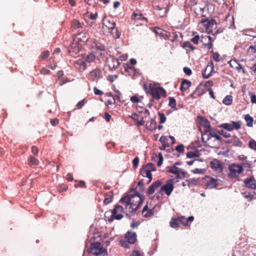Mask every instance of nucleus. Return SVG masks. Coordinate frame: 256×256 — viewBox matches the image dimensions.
Instances as JSON below:
<instances>
[{
  "instance_id": "nucleus-48",
  "label": "nucleus",
  "mask_w": 256,
  "mask_h": 256,
  "mask_svg": "<svg viewBox=\"0 0 256 256\" xmlns=\"http://www.w3.org/2000/svg\"><path fill=\"white\" fill-rule=\"evenodd\" d=\"M76 182H78V183L74 184V186L76 188H86V184L84 181L83 180H80L79 182H78L77 180H76Z\"/></svg>"
},
{
  "instance_id": "nucleus-62",
  "label": "nucleus",
  "mask_w": 256,
  "mask_h": 256,
  "mask_svg": "<svg viewBox=\"0 0 256 256\" xmlns=\"http://www.w3.org/2000/svg\"><path fill=\"white\" fill-rule=\"evenodd\" d=\"M120 245L126 248H129V243L128 240H120Z\"/></svg>"
},
{
  "instance_id": "nucleus-33",
  "label": "nucleus",
  "mask_w": 256,
  "mask_h": 256,
  "mask_svg": "<svg viewBox=\"0 0 256 256\" xmlns=\"http://www.w3.org/2000/svg\"><path fill=\"white\" fill-rule=\"evenodd\" d=\"M230 66L232 68H235L236 70L238 72H240V70H242V74H245L246 71L244 69V68L242 67V65L238 63L236 61L234 60V61H230Z\"/></svg>"
},
{
  "instance_id": "nucleus-31",
  "label": "nucleus",
  "mask_w": 256,
  "mask_h": 256,
  "mask_svg": "<svg viewBox=\"0 0 256 256\" xmlns=\"http://www.w3.org/2000/svg\"><path fill=\"white\" fill-rule=\"evenodd\" d=\"M156 10H158V14L160 17H164L166 16L167 12L168 10V6L162 8L160 6H157L156 7Z\"/></svg>"
},
{
  "instance_id": "nucleus-18",
  "label": "nucleus",
  "mask_w": 256,
  "mask_h": 256,
  "mask_svg": "<svg viewBox=\"0 0 256 256\" xmlns=\"http://www.w3.org/2000/svg\"><path fill=\"white\" fill-rule=\"evenodd\" d=\"M200 42L202 44L208 49H210L213 46L212 42L214 40L210 36H201Z\"/></svg>"
},
{
  "instance_id": "nucleus-8",
  "label": "nucleus",
  "mask_w": 256,
  "mask_h": 256,
  "mask_svg": "<svg viewBox=\"0 0 256 256\" xmlns=\"http://www.w3.org/2000/svg\"><path fill=\"white\" fill-rule=\"evenodd\" d=\"M228 168L230 171V172L228 174V176L230 178H236L244 170L242 166L236 164L229 165Z\"/></svg>"
},
{
  "instance_id": "nucleus-56",
  "label": "nucleus",
  "mask_w": 256,
  "mask_h": 256,
  "mask_svg": "<svg viewBox=\"0 0 256 256\" xmlns=\"http://www.w3.org/2000/svg\"><path fill=\"white\" fill-rule=\"evenodd\" d=\"M145 166L149 170L150 172L156 170L154 164L152 163L147 164Z\"/></svg>"
},
{
  "instance_id": "nucleus-45",
  "label": "nucleus",
  "mask_w": 256,
  "mask_h": 256,
  "mask_svg": "<svg viewBox=\"0 0 256 256\" xmlns=\"http://www.w3.org/2000/svg\"><path fill=\"white\" fill-rule=\"evenodd\" d=\"M244 119L246 122V126L248 127H252L253 123V118L250 116L249 114H246L244 116Z\"/></svg>"
},
{
  "instance_id": "nucleus-42",
  "label": "nucleus",
  "mask_w": 256,
  "mask_h": 256,
  "mask_svg": "<svg viewBox=\"0 0 256 256\" xmlns=\"http://www.w3.org/2000/svg\"><path fill=\"white\" fill-rule=\"evenodd\" d=\"M170 37V40L172 42H176L178 44V42H181V40L178 38V34L176 32H172Z\"/></svg>"
},
{
  "instance_id": "nucleus-38",
  "label": "nucleus",
  "mask_w": 256,
  "mask_h": 256,
  "mask_svg": "<svg viewBox=\"0 0 256 256\" xmlns=\"http://www.w3.org/2000/svg\"><path fill=\"white\" fill-rule=\"evenodd\" d=\"M182 46L187 51H192L196 49V47L193 46L190 42H184Z\"/></svg>"
},
{
  "instance_id": "nucleus-13",
  "label": "nucleus",
  "mask_w": 256,
  "mask_h": 256,
  "mask_svg": "<svg viewBox=\"0 0 256 256\" xmlns=\"http://www.w3.org/2000/svg\"><path fill=\"white\" fill-rule=\"evenodd\" d=\"M241 122L240 121L232 122L231 123H224L220 124V127L228 131L234 130H239L240 128Z\"/></svg>"
},
{
  "instance_id": "nucleus-24",
  "label": "nucleus",
  "mask_w": 256,
  "mask_h": 256,
  "mask_svg": "<svg viewBox=\"0 0 256 256\" xmlns=\"http://www.w3.org/2000/svg\"><path fill=\"white\" fill-rule=\"evenodd\" d=\"M214 70L213 64L211 65H208L204 70H202V74L204 78H208L211 76L212 72Z\"/></svg>"
},
{
  "instance_id": "nucleus-29",
  "label": "nucleus",
  "mask_w": 256,
  "mask_h": 256,
  "mask_svg": "<svg viewBox=\"0 0 256 256\" xmlns=\"http://www.w3.org/2000/svg\"><path fill=\"white\" fill-rule=\"evenodd\" d=\"M100 54H98L96 52H92L89 53L86 56V60L89 62H92L96 60H100Z\"/></svg>"
},
{
  "instance_id": "nucleus-63",
  "label": "nucleus",
  "mask_w": 256,
  "mask_h": 256,
  "mask_svg": "<svg viewBox=\"0 0 256 256\" xmlns=\"http://www.w3.org/2000/svg\"><path fill=\"white\" fill-rule=\"evenodd\" d=\"M213 85V82L212 80H208L204 82V85H202L204 86V88H209L211 87Z\"/></svg>"
},
{
  "instance_id": "nucleus-61",
  "label": "nucleus",
  "mask_w": 256,
  "mask_h": 256,
  "mask_svg": "<svg viewBox=\"0 0 256 256\" xmlns=\"http://www.w3.org/2000/svg\"><path fill=\"white\" fill-rule=\"evenodd\" d=\"M158 115L160 119V123H164L166 120V117L164 114L159 112Z\"/></svg>"
},
{
  "instance_id": "nucleus-55",
  "label": "nucleus",
  "mask_w": 256,
  "mask_h": 256,
  "mask_svg": "<svg viewBox=\"0 0 256 256\" xmlns=\"http://www.w3.org/2000/svg\"><path fill=\"white\" fill-rule=\"evenodd\" d=\"M200 40V36L198 35H196L194 36L190 39V42L194 44H197Z\"/></svg>"
},
{
  "instance_id": "nucleus-44",
  "label": "nucleus",
  "mask_w": 256,
  "mask_h": 256,
  "mask_svg": "<svg viewBox=\"0 0 256 256\" xmlns=\"http://www.w3.org/2000/svg\"><path fill=\"white\" fill-rule=\"evenodd\" d=\"M232 96L230 95L226 96L222 100V102L224 104L226 105H230L232 102Z\"/></svg>"
},
{
  "instance_id": "nucleus-52",
  "label": "nucleus",
  "mask_w": 256,
  "mask_h": 256,
  "mask_svg": "<svg viewBox=\"0 0 256 256\" xmlns=\"http://www.w3.org/2000/svg\"><path fill=\"white\" fill-rule=\"evenodd\" d=\"M140 159L138 157H136L132 160V166L134 169H136L139 164Z\"/></svg>"
},
{
  "instance_id": "nucleus-51",
  "label": "nucleus",
  "mask_w": 256,
  "mask_h": 256,
  "mask_svg": "<svg viewBox=\"0 0 256 256\" xmlns=\"http://www.w3.org/2000/svg\"><path fill=\"white\" fill-rule=\"evenodd\" d=\"M192 172L194 174H203L206 172V169L204 168H196L192 170Z\"/></svg>"
},
{
  "instance_id": "nucleus-47",
  "label": "nucleus",
  "mask_w": 256,
  "mask_h": 256,
  "mask_svg": "<svg viewBox=\"0 0 256 256\" xmlns=\"http://www.w3.org/2000/svg\"><path fill=\"white\" fill-rule=\"evenodd\" d=\"M248 146L250 148L256 151V141L254 140H250L248 142Z\"/></svg>"
},
{
  "instance_id": "nucleus-25",
  "label": "nucleus",
  "mask_w": 256,
  "mask_h": 256,
  "mask_svg": "<svg viewBox=\"0 0 256 256\" xmlns=\"http://www.w3.org/2000/svg\"><path fill=\"white\" fill-rule=\"evenodd\" d=\"M131 19L136 22L138 20H140L142 21L146 22V23L148 22L147 18L144 17L142 13L139 12L138 11H134L131 16Z\"/></svg>"
},
{
  "instance_id": "nucleus-39",
  "label": "nucleus",
  "mask_w": 256,
  "mask_h": 256,
  "mask_svg": "<svg viewBox=\"0 0 256 256\" xmlns=\"http://www.w3.org/2000/svg\"><path fill=\"white\" fill-rule=\"evenodd\" d=\"M28 162V164L30 166H38L39 163L38 160L32 156H29Z\"/></svg>"
},
{
  "instance_id": "nucleus-15",
  "label": "nucleus",
  "mask_w": 256,
  "mask_h": 256,
  "mask_svg": "<svg viewBox=\"0 0 256 256\" xmlns=\"http://www.w3.org/2000/svg\"><path fill=\"white\" fill-rule=\"evenodd\" d=\"M102 78V72L100 68H96L90 71L88 76V78L91 81H96Z\"/></svg>"
},
{
  "instance_id": "nucleus-6",
  "label": "nucleus",
  "mask_w": 256,
  "mask_h": 256,
  "mask_svg": "<svg viewBox=\"0 0 256 256\" xmlns=\"http://www.w3.org/2000/svg\"><path fill=\"white\" fill-rule=\"evenodd\" d=\"M87 252L96 256H106L107 254L106 250L99 242L91 243L90 247L87 249Z\"/></svg>"
},
{
  "instance_id": "nucleus-27",
  "label": "nucleus",
  "mask_w": 256,
  "mask_h": 256,
  "mask_svg": "<svg viewBox=\"0 0 256 256\" xmlns=\"http://www.w3.org/2000/svg\"><path fill=\"white\" fill-rule=\"evenodd\" d=\"M108 64L110 69H116L120 65L119 60L118 58L112 57L108 60Z\"/></svg>"
},
{
  "instance_id": "nucleus-16",
  "label": "nucleus",
  "mask_w": 256,
  "mask_h": 256,
  "mask_svg": "<svg viewBox=\"0 0 256 256\" xmlns=\"http://www.w3.org/2000/svg\"><path fill=\"white\" fill-rule=\"evenodd\" d=\"M201 24L204 26L205 30L208 33L212 32L214 26L216 24L214 20H208V18L202 20Z\"/></svg>"
},
{
  "instance_id": "nucleus-35",
  "label": "nucleus",
  "mask_w": 256,
  "mask_h": 256,
  "mask_svg": "<svg viewBox=\"0 0 256 256\" xmlns=\"http://www.w3.org/2000/svg\"><path fill=\"white\" fill-rule=\"evenodd\" d=\"M105 198L104 200V202L105 204H108L111 202L112 200L114 197V193L112 191H110L105 194Z\"/></svg>"
},
{
  "instance_id": "nucleus-46",
  "label": "nucleus",
  "mask_w": 256,
  "mask_h": 256,
  "mask_svg": "<svg viewBox=\"0 0 256 256\" xmlns=\"http://www.w3.org/2000/svg\"><path fill=\"white\" fill-rule=\"evenodd\" d=\"M148 126L149 130L152 131L156 128V123L154 120H152L150 121V124Z\"/></svg>"
},
{
  "instance_id": "nucleus-21",
  "label": "nucleus",
  "mask_w": 256,
  "mask_h": 256,
  "mask_svg": "<svg viewBox=\"0 0 256 256\" xmlns=\"http://www.w3.org/2000/svg\"><path fill=\"white\" fill-rule=\"evenodd\" d=\"M210 166L214 171L218 173L222 172V166L220 161L214 160L210 162Z\"/></svg>"
},
{
  "instance_id": "nucleus-26",
  "label": "nucleus",
  "mask_w": 256,
  "mask_h": 256,
  "mask_svg": "<svg viewBox=\"0 0 256 256\" xmlns=\"http://www.w3.org/2000/svg\"><path fill=\"white\" fill-rule=\"evenodd\" d=\"M130 117L136 122V124L138 126H143L144 124L143 116H140L136 113L132 114Z\"/></svg>"
},
{
  "instance_id": "nucleus-57",
  "label": "nucleus",
  "mask_w": 256,
  "mask_h": 256,
  "mask_svg": "<svg viewBox=\"0 0 256 256\" xmlns=\"http://www.w3.org/2000/svg\"><path fill=\"white\" fill-rule=\"evenodd\" d=\"M158 161L157 162V166H160L163 162V156L161 153H158Z\"/></svg>"
},
{
  "instance_id": "nucleus-19",
  "label": "nucleus",
  "mask_w": 256,
  "mask_h": 256,
  "mask_svg": "<svg viewBox=\"0 0 256 256\" xmlns=\"http://www.w3.org/2000/svg\"><path fill=\"white\" fill-rule=\"evenodd\" d=\"M142 212L143 217L150 218L154 214V207L149 208L148 203H147L143 208Z\"/></svg>"
},
{
  "instance_id": "nucleus-54",
  "label": "nucleus",
  "mask_w": 256,
  "mask_h": 256,
  "mask_svg": "<svg viewBox=\"0 0 256 256\" xmlns=\"http://www.w3.org/2000/svg\"><path fill=\"white\" fill-rule=\"evenodd\" d=\"M198 154H197L196 152H187L186 154V156L188 158H193L196 156H198Z\"/></svg>"
},
{
  "instance_id": "nucleus-3",
  "label": "nucleus",
  "mask_w": 256,
  "mask_h": 256,
  "mask_svg": "<svg viewBox=\"0 0 256 256\" xmlns=\"http://www.w3.org/2000/svg\"><path fill=\"white\" fill-rule=\"evenodd\" d=\"M162 182L160 180H158L154 182L148 188L147 194L148 195L152 194L154 192L156 189L160 187L158 192V194L162 196L164 193L168 196H170L174 188L173 184L171 182V180H170L169 182L163 186H162Z\"/></svg>"
},
{
  "instance_id": "nucleus-12",
  "label": "nucleus",
  "mask_w": 256,
  "mask_h": 256,
  "mask_svg": "<svg viewBox=\"0 0 256 256\" xmlns=\"http://www.w3.org/2000/svg\"><path fill=\"white\" fill-rule=\"evenodd\" d=\"M103 28L111 32L115 28L116 23L112 18L105 17L102 20Z\"/></svg>"
},
{
  "instance_id": "nucleus-41",
  "label": "nucleus",
  "mask_w": 256,
  "mask_h": 256,
  "mask_svg": "<svg viewBox=\"0 0 256 256\" xmlns=\"http://www.w3.org/2000/svg\"><path fill=\"white\" fill-rule=\"evenodd\" d=\"M168 100H169L168 106L174 109V110H177V108L176 107V100L173 97H168Z\"/></svg>"
},
{
  "instance_id": "nucleus-2",
  "label": "nucleus",
  "mask_w": 256,
  "mask_h": 256,
  "mask_svg": "<svg viewBox=\"0 0 256 256\" xmlns=\"http://www.w3.org/2000/svg\"><path fill=\"white\" fill-rule=\"evenodd\" d=\"M188 6L197 16L208 18L210 16L212 5L208 0H190Z\"/></svg>"
},
{
  "instance_id": "nucleus-49",
  "label": "nucleus",
  "mask_w": 256,
  "mask_h": 256,
  "mask_svg": "<svg viewBox=\"0 0 256 256\" xmlns=\"http://www.w3.org/2000/svg\"><path fill=\"white\" fill-rule=\"evenodd\" d=\"M248 52L250 54H254L256 53V46H250L248 49Z\"/></svg>"
},
{
  "instance_id": "nucleus-64",
  "label": "nucleus",
  "mask_w": 256,
  "mask_h": 256,
  "mask_svg": "<svg viewBox=\"0 0 256 256\" xmlns=\"http://www.w3.org/2000/svg\"><path fill=\"white\" fill-rule=\"evenodd\" d=\"M85 104V100H82L80 101L76 104V108L78 109H80L82 108V106L84 105Z\"/></svg>"
},
{
  "instance_id": "nucleus-14",
  "label": "nucleus",
  "mask_w": 256,
  "mask_h": 256,
  "mask_svg": "<svg viewBox=\"0 0 256 256\" xmlns=\"http://www.w3.org/2000/svg\"><path fill=\"white\" fill-rule=\"evenodd\" d=\"M82 46L73 41L68 48V52L72 56H78Z\"/></svg>"
},
{
  "instance_id": "nucleus-7",
  "label": "nucleus",
  "mask_w": 256,
  "mask_h": 256,
  "mask_svg": "<svg viewBox=\"0 0 256 256\" xmlns=\"http://www.w3.org/2000/svg\"><path fill=\"white\" fill-rule=\"evenodd\" d=\"M89 34L84 30L73 35V41L82 46L88 42Z\"/></svg>"
},
{
  "instance_id": "nucleus-60",
  "label": "nucleus",
  "mask_w": 256,
  "mask_h": 256,
  "mask_svg": "<svg viewBox=\"0 0 256 256\" xmlns=\"http://www.w3.org/2000/svg\"><path fill=\"white\" fill-rule=\"evenodd\" d=\"M68 186L64 184H62L58 187V190L60 192H65L67 190Z\"/></svg>"
},
{
  "instance_id": "nucleus-1",
  "label": "nucleus",
  "mask_w": 256,
  "mask_h": 256,
  "mask_svg": "<svg viewBox=\"0 0 256 256\" xmlns=\"http://www.w3.org/2000/svg\"><path fill=\"white\" fill-rule=\"evenodd\" d=\"M142 201V198L139 192L125 195L120 200V202L124 206V209L129 215H132L136 212Z\"/></svg>"
},
{
  "instance_id": "nucleus-10",
  "label": "nucleus",
  "mask_w": 256,
  "mask_h": 256,
  "mask_svg": "<svg viewBox=\"0 0 256 256\" xmlns=\"http://www.w3.org/2000/svg\"><path fill=\"white\" fill-rule=\"evenodd\" d=\"M124 208L120 204H116L112 211L110 218L108 219L109 222L112 221L114 219L120 220L123 218L122 213L123 212Z\"/></svg>"
},
{
  "instance_id": "nucleus-43",
  "label": "nucleus",
  "mask_w": 256,
  "mask_h": 256,
  "mask_svg": "<svg viewBox=\"0 0 256 256\" xmlns=\"http://www.w3.org/2000/svg\"><path fill=\"white\" fill-rule=\"evenodd\" d=\"M230 143L234 146H242V143L238 138H234L230 140Z\"/></svg>"
},
{
  "instance_id": "nucleus-28",
  "label": "nucleus",
  "mask_w": 256,
  "mask_h": 256,
  "mask_svg": "<svg viewBox=\"0 0 256 256\" xmlns=\"http://www.w3.org/2000/svg\"><path fill=\"white\" fill-rule=\"evenodd\" d=\"M125 238L130 244H134L136 240V234L134 232H128L125 236Z\"/></svg>"
},
{
  "instance_id": "nucleus-11",
  "label": "nucleus",
  "mask_w": 256,
  "mask_h": 256,
  "mask_svg": "<svg viewBox=\"0 0 256 256\" xmlns=\"http://www.w3.org/2000/svg\"><path fill=\"white\" fill-rule=\"evenodd\" d=\"M202 185L206 188H213L218 186V182L212 177L206 176L203 180Z\"/></svg>"
},
{
  "instance_id": "nucleus-9",
  "label": "nucleus",
  "mask_w": 256,
  "mask_h": 256,
  "mask_svg": "<svg viewBox=\"0 0 256 256\" xmlns=\"http://www.w3.org/2000/svg\"><path fill=\"white\" fill-rule=\"evenodd\" d=\"M88 45L92 48L96 49V52L100 54V56H102L104 54L102 52L105 51V46L104 44L100 43V41L96 39L93 38L89 40Z\"/></svg>"
},
{
  "instance_id": "nucleus-4",
  "label": "nucleus",
  "mask_w": 256,
  "mask_h": 256,
  "mask_svg": "<svg viewBox=\"0 0 256 256\" xmlns=\"http://www.w3.org/2000/svg\"><path fill=\"white\" fill-rule=\"evenodd\" d=\"M207 130L202 134V140L210 147H215L218 145L221 142L220 137L214 130H210V123L207 122L206 124Z\"/></svg>"
},
{
  "instance_id": "nucleus-22",
  "label": "nucleus",
  "mask_w": 256,
  "mask_h": 256,
  "mask_svg": "<svg viewBox=\"0 0 256 256\" xmlns=\"http://www.w3.org/2000/svg\"><path fill=\"white\" fill-rule=\"evenodd\" d=\"M168 171L172 174H174L176 175L177 178H180V174H182L184 177L185 176V172H182V170L176 167L175 166H172L169 168V170Z\"/></svg>"
},
{
  "instance_id": "nucleus-53",
  "label": "nucleus",
  "mask_w": 256,
  "mask_h": 256,
  "mask_svg": "<svg viewBox=\"0 0 256 256\" xmlns=\"http://www.w3.org/2000/svg\"><path fill=\"white\" fill-rule=\"evenodd\" d=\"M49 52L48 50L43 52L40 55V60H44L49 56Z\"/></svg>"
},
{
  "instance_id": "nucleus-34",
  "label": "nucleus",
  "mask_w": 256,
  "mask_h": 256,
  "mask_svg": "<svg viewBox=\"0 0 256 256\" xmlns=\"http://www.w3.org/2000/svg\"><path fill=\"white\" fill-rule=\"evenodd\" d=\"M191 85V82L187 80H182L180 84V90L182 91H185L188 89Z\"/></svg>"
},
{
  "instance_id": "nucleus-5",
  "label": "nucleus",
  "mask_w": 256,
  "mask_h": 256,
  "mask_svg": "<svg viewBox=\"0 0 256 256\" xmlns=\"http://www.w3.org/2000/svg\"><path fill=\"white\" fill-rule=\"evenodd\" d=\"M146 92L152 96V98L156 100H159L162 97L165 98L166 96V90L156 84H150L148 86V90Z\"/></svg>"
},
{
  "instance_id": "nucleus-50",
  "label": "nucleus",
  "mask_w": 256,
  "mask_h": 256,
  "mask_svg": "<svg viewBox=\"0 0 256 256\" xmlns=\"http://www.w3.org/2000/svg\"><path fill=\"white\" fill-rule=\"evenodd\" d=\"M88 4L95 6L98 3V0H85Z\"/></svg>"
},
{
  "instance_id": "nucleus-59",
  "label": "nucleus",
  "mask_w": 256,
  "mask_h": 256,
  "mask_svg": "<svg viewBox=\"0 0 256 256\" xmlns=\"http://www.w3.org/2000/svg\"><path fill=\"white\" fill-rule=\"evenodd\" d=\"M117 78H118V76L116 74L110 75V76H108L107 77L108 80L111 82H113Z\"/></svg>"
},
{
  "instance_id": "nucleus-23",
  "label": "nucleus",
  "mask_w": 256,
  "mask_h": 256,
  "mask_svg": "<svg viewBox=\"0 0 256 256\" xmlns=\"http://www.w3.org/2000/svg\"><path fill=\"white\" fill-rule=\"evenodd\" d=\"M74 67L80 72H82L86 70V66L84 60L78 59L74 62Z\"/></svg>"
},
{
  "instance_id": "nucleus-20",
  "label": "nucleus",
  "mask_w": 256,
  "mask_h": 256,
  "mask_svg": "<svg viewBox=\"0 0 256 256\" xmlns=\"http://www.w3.org/2000/svg\"><path fill=\"white\" fill-rule=\"evenodd\" d=\"M244 186L250 190L256 189V180L254 176L246 178L244 182Z\"/></svg>"
},
{
  "instance_id": "nucleus-37",
  "label": "nucleus",
  "mask_w": 256,
  "mask_h": 256,
  "mask_svg": "<svg viewBox=\"0 0 256 256\" xmlns=\"http://www.w3.org/2000/svg\"><path fill=\"white\" fill-rule=\"evenodd\" d=\"M170 226L172 228L178 227L180 224V217H178L176 218H172L170 222Z\"/></svg>"
},
{
  "instance_id": "nucleus-30",
  "label": "nucleus",
  "mask_w": 256,
  "mask_h": 256,
  "mask_svg": "<svg viewBox=\"0 0 256 256\" xmlns=\"http://www.w3.org/2000/svg\"><path fill=\"white\" fill-rule=\"evenodd\" d=\"M141 174L144 177H146L148 178V182L149 184L152 180V175L150 171L145 166L142 168L140 172Z\"/></svg>"
},
{
  "instance_id": "nucleus-40",
  "label": "nucleus",
  "mask_w": 256,
  "mask_h": 256,
  "mask_svg": "<svg viewBox=\"0 0 256 256\" xmlns=\"http://www.w3.org/2000/svg\"><path fill=\"white\" fill-rule=\"evenodd\" d=\"M124 70L130 76L134 74V68L132 66H130L128 64H126V66H124Z\"/></svg>"
},
{
  "instance_id": "nucleus-58",
  "label": "nucleus",
  "mask_w": 256,
  "mask_h": 256,
  "mask_svg": "<svg viewBox=\"0 0 256 256\" xmlns=\"http://www.w3.org/2000/svg\"><path fill=\"white\" fill-rule=\"evenodd\" d=\"M164 31L160 28H156L154 30V32L156 34H158L161 36H163L164 35Z\"/></svg>"
},
{
  "instance_id": "nucleus-17",
  "label": "nucleus",
  "mask_w": 256,
  "mask_h": 256,
  "mask_svg": "<svg viewBox=\"0 0 256 256\" xmlns=\"http://www.w3.org/2000/svg\"><path fill=\"white\" fill-rule=\"evenodd\" d=\"M70 26L72 31L78 30V32H80L84 30V23L83 22H80L76 19H74L71 21Z\"/></svg>"
},
{
  "instance_id": "nucleus-36",
  "label": "nucleus",
  "mask_w": 256,
  "mask_h": 256,
  "mask_svg": "<svg viewBox=\"0 0 256 256\" xmlns=\"http://www.w3.org/2000/svg\"><path fill=\"white\" fill-rule=\"evenodd\" d=\"M206 92V90L204 88V86L200 84L195 90V94H197V96H200Z\"/></svg>"
},
{
  "instance_id": "nucleus-32",
  "label": "nucleus",
  "mask_w": 256,
  "mask_h": 256,
  "mask_svg": "<svg viewBox=\"0 0 256 256\" xmlns=\"http://www.w3.org/2000/svg\"><path fill=\"white\" fill-rule=\"evenodd\" d=\"M194 220V218L192 216H190L187 218L184 216L180 217V224H182L184 226H189V222H192Z\"/></svg>"
}]
</instances>
